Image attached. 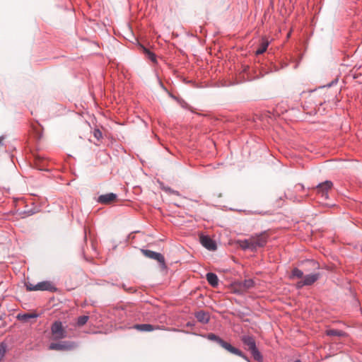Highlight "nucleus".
<instances>
[{
  "mask_svg": "<svg viewBox=\"0 0 362 362\" xmlns=\"http://www.w3.org/2000/svg\"><path fill=\"white\" fill-rule=\"evenodd\" d=\"M241 341L247 347L246 349L250 352L252 356L255 361L257 362L263 361V356L258 350L256 341L253 337L250 335H243L241 337Z\"/></svg>",
  "mask_w": 362,
  "mask_h": 362,
  "instance_id": "f257e3e1",
  "label": "nucleus"
},
{
  "mask_svg": "<svg viewBox=\"0 0 362 362\" xmlns=\"http://www.w3.org/2000/svg\"><path fill=\"white\" fill-rule=\"evenodd\" d=\"M52 339L54 341L62 340L67 337V332L63 323L59 320H55L50 327Z\"/></svg>",
  "mask_w": 362,
  "mask_h": 362,
  "instance_id": "f03ea898",
  "label": "nucleus"
},
{
  "mask_svg": "<svg viewBox=\"0 0 362 362\" xmlns=\"http://www.w3.org/2000/svg\"><path fill=\"white\" fill-rule=\"evenodd\" d=\"M25 286L27 291H56L57 288L54 285L49 281H44L39 282L36 284H33L29 281L25 282Z\"/></svg>",
  "mask_w": 362,
  "mask_h": 362,
  "instance_id": "7ed1b4c3",
  "label": "nucleus"
},
{
  "mask_svg": "<svg viewBox=\"0 0 362 362\" xmlns=\"http://www.w3.org/2000/svg\"><path fill=\"white\" fill-rule=\"evenodd\" d=\"M78 347V344L73 341H61L50 343L48 349L49 350L69 351L74 350Z\"/></svg>",
  "mask_w": 362,
  "mask_h": 362,
  "instance_id": "20e7f679",
  "label": "nucleus"
},
{
  "mask_svg": "<svg viewBox=\"0 0 362 362\" xmlns=\"http://www.w3.org/2000/svg\"><path fill=\"white\" fill-rule=\"evenodd\" d=\"M252 244L254 245L255 252L257 251L259 248H262L266 246L269 235L267 231L264 230L259 233H255L250 237Z\"/></svg>",
  "mask_w": 362,
  "mask_h": 362,
  "instance_id": "39448f33",
  "label": "nucleus"
},
{
  "mask_svg": "<svg viewBox=\"0 0 362 362\" xmlns=\"http://www.w3.org/2000/svg\"><path fill=\"white\" fill-rule=\"evenodd\" d=\"M141 252L146 257L156 260L162 269H165L167 268L165 257L161 253L146 249H141Z\"/></svg>",
  "mask_w": 362,
  "mask_h": 362,
  "instance_id": "423d86ee",
  "label": "nucleus"
},
{
  "mask_svg": "<svg viewBox=\"0 0 362 362\" xmlns=\"http://www.w3.org/2000/svg\"><path fill=\"white\" fill-rule=\"evenodd\" d=\"M332 182L330 180H326L323 182L319 183L315 187H313V189L315 190L318 195L327 199L328 198V192L332 189Z\"/></svg>",
  "mask_w": 362,
  "mask_h": 362,
  "instance_id": "0eeeda50",
  "label": "nucleus"
},
{
  "mask_svg": "<svg viewBox=\"0 0 362 362\" xmlns=\"http://www.w3.org/2000/svg\"><path fill=\"white\" fill-rule=\"evenodd\" d=\"M203 337L208 340L214 341L217 343L220 346H221L223 349H226V351H228L230 347L231 346V344L225 341L223 339H222L218 335L214 334V333H208Z\"/></svg>",
  "mask_w": 362,
  "mask_h": 362,
  "instance_id": "6e6552de",
  "label": "nucleus"
},
{
  "mask_svg": "<svg viewBox=\"0 0 362 362\" xmlns=\"http://www.w3.org/2000/svg\"><path fill=\"white\" fill-rule=\"evenodd\" d=\"M200 243L206 249L210 251H214L217 249V245L215 240L208 235H202L200 236Z\"/></svg>",
  "mask_w": 362,
  "mask_h": 362,
  "instance_id": "1a4fd4ad",
  "label": "nucleus"
},
{
  "mask_svg": "<svg viewBox=\"0 0 362 362\" xmlns=\"http://www.w3.org/2000/svg\"><path fill=\"white\" fill-rule=\"evenodd\" d=\"M132 328L141 332H148L160 329V326L151 324H136L132 326Z\"/></svg>",
  "mask_w": 362,
  "mask_h": 362,
  "instance_id": "9d476101",
  "label": "nucleus"
},
{
  "mask_svg": "<svg viewBox=\"0 0 362 362\" xmlns=\"http://www.w3.org/2000/svg\"><path fill=\"white\" fill-rule=\"evenodd\" d=\"M269 45V41L267 37H263L259 40V44L257 48V49L255 51V55H260L263 54L264 52H266L268 46Z\"/></svg>",
  "mask_w": 362,
  "mask_h": 362,
  "instance_id": "9b49d317",
  "label": "nucleus"
},
{
  "mask_svg": "<svg viewBox=\"0 0 362 362\" xmlns=\"http://www.w3.org/2000/svg\"><path fill=\"white\" fill-rule=\"evenodd\" d=\"M117 199V194L115 193H107L98 197V202L100 204H108Z\"/></svg>",
  "mask_w": 362,
  "mask_h": 362,
  "instance_id": "f8f14e48",
  "label": "nucleus"
},
{
  "mask_svg": "<svg viewBox=\"0 0 362 362\" xmlns=\"http://www.w3.org/2000/svg\"><path fill=\"white\" fill-rule=\"evenodd\" d=\"M320 277V273L310 274L303 276L304 284L311 286L315 283Z\"/></svg>",
  "mask_w": 362,
  "mask_h": 362,
  "instance_id": "ddd939ff",
  "label": "nucleus"
},
{
  "mask_svg": "<svg viewBox=\"0 0 362 362\" xmlns=\"http://www.w3.org/2000/svg\"><path fill=\"white\" fill-rule=\"evenodd\" d=\"M194 316L198 322L203 324H207L210 320L209 313L204 310H199L197 312Z\"/></svg>",
  "mask_w": 362,
  "mask_h": 362,
  "instance_id": "4468645a",
  "label": "nucleus"
},
{
  "mask_svg": "<svg viewBox=\"0 0 362 362\" xmlns=\"http://www.w3.org/2000/svg\"><path fill=\"white\" fill-rule=\"evenodd\" d=\"M239 246L243 250H249L252 252H255L254 245L252 244L250 238L248 239L240 240L238 241Z\"/></svg>",
  "mask_w": 362,
  "mask_h": 362,
  "instance_id": "2eb2a0df",
  "label": "nucleus"
},
{
  "mask_svg": "<svg viewBox=\"0 0 362 362\" xmlns=\"http://www.w3.org/2000/svg\"><path fill=\"white\" fill-rule=\"evenodd\" d=\"M208 283L213 287H216L218 285V278L217 275L212 272H209L206 275Z\"/></svg>",
  "mask_w": 362,
  "mask_h": 362,
  "instance_id": "dca6fc26",
  "label": "nucleus"
},
{
  "mask_svg": "<svg viewBox=\"0 0 362 362\" xmlns=\"http://www.w3.org/2000/svg\"><path fill=\"white\" fill-rule=\"evenodd\" d=\"M228 351L233 354H235L236 356L241 357L242 358H243L244 360H245L247 362H250V360L249 359V358L242 351L233 346L232 345Z\"/></svg>",
  "mask_w": 362,
  "mask_h": 362,
  "instance_id": "f3484780",
  "label": "nucleus"
},
{
  "mask_svg": "<svg viewBox=\"0 0 362 362\" xmlns=\"http://www.w3.org/2000/svg\"><path fill=\"white\" fill-rule=\"evenodd\" d=\"M141 49H142L144 54L149 60H151L153 63L157 62L156 55L153 52L150 51L148 49H147L143 45H141Z\"/></svg>",
  "mask_w": 362,
  "mask_h": 362,
  "instance_id": "a211bd4d",
  "label": "nucleus"
},
{
  "mask_svg": "<svg viewBox=\"0 0 362 362\" xmlns=\"http://www.w3.org/2000/svg\"><path fill=\"white\" fill-rule=\"evenodd\" d=\"M255 286V282L252 279H245L240 283V286L245 290L250 289Z\"/></svg>",
  "mask_w": 362,
  "mask_h": 362,
  "instance_id": "6ab92c4d",
  "label": "nucleus"
},
{
  "mask_svg": "<svg viewBox=\"0 0 362 362\" xmlns=\"http://www.w3.org/2000/svg\"><path fill=\"white\" fill-rule=\"evenodd\" d=\"M289 277H290V279H293V278L301 279L303 277V272L301 271L300 269H299L298 268L295 267L292 269Z\"/></svg>",
  "mask_w": 362,
  "mask_h": 362,
  "instance_id": "aec40b11",
  "label": "nucleus"
},
{
  "mask_svg": "<svg viewBox=\"0 0 362 362\" xmlns=\"http://www.w3.org/2000/svg\"><path fill=\"white\" fill-rule=\"evenodd\" d=\"M89 319L88 315H81L77 318L76 326L82 327L86 325Z\"/></svg>",
  "mask_w": 362,
  "mask_h": 362,
  "instance_id": "412c9836",
  "label": "nucleus"
},
{
  "mask_svg": "<svg viewBox=\"0 0 362 362\" xmlns=\"http://www.w3.org/2000/svg\"><path fill=\"white\" fill-rule=\"evenodd\" d=\"M326 333L327 336L343 337L344 335V332L343 331L334 329H329Z\"/></svg>",
  "mask_w": 362,
  "mask_h": 362,
  "instance_id": "4be33fe9",
  "label": "nucleus"
},
{
  "mask_svg": "<svg viewBox=\"0 0 362 362\" xmlns=\"http://www.w3.org/2000/svg\"><path fill=\"white\" fill-rule=\"evenodd\" d=\"M7 346L4 342L0 344V361L2 360L6 352Z\"/></svg>",
  "mask_w": 362,
  "mask_h": 362,
  "instance_id": "5701e85b",
  "label": "nucleus"
},
{
  "mask_svg": "<svg viewBox=\"0 0 362 362\" xmlns=\"http://www.w3.org/2000/svg\"><path fill=\"white\" fill-rule=\"evenodd\" d=\"M93 136L98 141H100L103 138V134L99 129H95L93 130Z\"/></svg>",
  "mask_w": 362,
  "mask_h": 362,
  "instance_id": "b1692460",
  "label": "nucleus"
},
{
  "mask_svg": "<svg viewBox=\"0 0 362 362\" xmlns=\"http://www.w3.org/2000/svg\"><path fill=\"white\" fill-rule=\"evenodd\" d=\"M165 192L169 193V194H175L177 196H180V192L178 191H176V190H174L173 189H171L170 187H164L162 188Z\"/></svg>",
  "mask_w": 362,
  "mask_h": 362,
  "instance_id": "393cba45",
  "label": "nucleus"
},
{
  "mask_svg": "<svg viewBox=\"0 0 362 362\" xmlns=\"http://www.w3.org/2000/svg\"><path fill=\"white\" fill-rule=\"evenodd\" d=\"M306 262L309 263L314 269H320L319 263L313 259H308Z\"/></svg>",
  "mask_w": 362,
  "mask_h": 362,
  "instance_id": "a878e982",
  "label": "nucleus"
},
{
  "mask_svg": "<svg viewBox=\"0 0 362 362\" xmlns=\"http://www.w3.org/2000/svg\"><path fill=\"white\" fill-rule=\"evenodd\" d=\"M5 137L4 136H0V152L1 151L6 150V147L4 146V140Z\"/></svg>",
  "mask_w": 362,
  "mask_h": 362,
  "instance_id": "bb28decb",
  "label": "nucleus"
},
{
  "mask_svg": "<svg viewBox=\"0 0 362 362\" xmlns=\"http://www.w3.org/2000/svg\"><path fill=\"white\" fill-rule=\"evenodd\" d=\"M305 284V283H304L303 279H302V280H300V281H298V282L296 283V288H298V289H300V288H302L303 286H306V285H305V284Z\"/></svg>",
  "mask_w": 362,
  "mask_h": 362,
  "instance_id": "cd10ccee",
  "label": "nucleus"
},
{
  "mask_svg": "<svg viewBox=\"0 0 362 362\" xmlns=\"http://www.w3.org/2000/svg\"><path fill=\"white\" fill-rule=\"evenodd\" d=\"M294 188L296 192L303 191L305 189L303 184H297L295 185Z\"/></svg>",
  "mask_w": 362,
  "mask_h": 362,
  "instance_id": "c85d7f7f",
  "label": "nucleus"
},
{
  "mask_svg": "<svg viewBox=\"0 0 362 362\" xmlns=\"http://www.w3.org/2000/svg\"><path fill=\"white\" fill-rule=\"evenodd\" d=\"M181 105L184 108H187L188 107V104L186 102H185V101H182V103H181Z\"/></svg>",
  "mask_w": 362,
  "mask_h": 362,
  "instance_id": "c756f323",
  "label": "nucleus"
},
{
  "mask_svg": "<svg viewBox=\"0 0 362 362\" xmlns=\"http://www.w3.org/2000/svg\"><path fill=\"white\" fill-rule=\"evenodd\" d=\"M32 317H33V316L31 315H29V314H25V315H23V318L24 319H28V318H30Z\"/></svg>",
  "mask_w": 362,
  "mask_h": 362,
  "instance_id": "7c9ffc66",
  "label": "nucleus"
},
{
  "mask_svg": "<svg viewBox=\"0 0 362 362\" xmlns=\"http://www.w3.org/2000/svg\"><path fill=\"white\" fill-rule=\"evenodd\" d=\"M288 196H289V198H290L291 199H293V201H298V202H299V201H300V200H299V199H297V197H292V196H291V195H289V194H288Z\"/></svg>",
  "mask_w": 362,
  "mask_h": 362,
  "instance_id": "2f4dec72",
  "label": "nucleus"
},
{
  "mask_svg": "<svg viewBox=\"0 0 362 362\" xmlns=\"http://www.w3.org/2000/svg\"><path fill=\"white\" fill-rule=\"evenodd\" d=\"M33 214V212H30V211L28 212V215H29V216H30V215H32Z\"/></svg>",
  "mask_w": 362,
  "mask_h": 362,
  "instance_id": "473e14b6",
  "label": "nucleus"
},
{
  "mask_svg": "<svg viewBox=\"0 0 362 362\" xmlns=\"http://www.w3.org/2000/svg\"><path fill=\"white\" fill-rule=\"evenodd\" d=\"M333 83H334V82H332V83L329 84L328 86L330 87Z\"/></svg>",
  "mask_w": 362,
  "mask_h": 362,
  "instance_id": "72a5a7b5",
  "label": "nucleus"
},
{
  "mask_svg": "<svg viewBox=\"0 0 362 362\" xmlns=\"http://www.w3.org/2000/svg\"><path fill=\"white\" fill-rule=\"evenodd\" d=\"M294 362H301L300 360H296Z\"/></svg>",
  "mask_w": 362,
  "mask_h": 362,
  "instance_id": "f704fd0d",
  "label": "nucleus"
}]
</instances>
